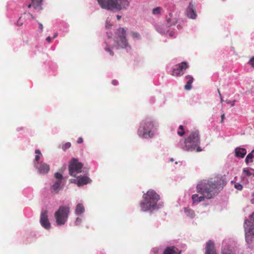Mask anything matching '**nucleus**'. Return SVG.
Returning <instances> with one entry per match:
<instances>
[{"mask_svg": "<svg viewBox=\"0 0 254 254\" xmlns=\"http://www.w3.org/2000/svg\"><path fill=\"white\" fill-rule=\"evenodd\" d=\"M225 185L221 178H218L214 181L204 180L199 182L196 186L197 193L191 196L193 203H198L205 198L210 199L218 194Z\"/></svg>", "mask_w": 254, "mask_h": 254, "instance_id": "1", "label": "nucleus"}, {"mask_svg": "<svg viewBox=\"0 0 254 254\" xmlns=\"http://www.w3.org/2000/svg\"><path fill=\"white\" fill-rule=\"evenodd\" d=\"M143 200L140 203L141 210L143 212H152L163 207V202H158L160 196L154 190H149L143 195Z\"/></svg>", "mask_w": 254, "mask_h": 254, "instance_id": "2", "label": "nucleus"}, {"mask_svg": "<svg viewBox=\"0 0 254 254\" xmlns=\"http://www.w3.org/2000/svg\"><path fill=\"white\" fill-rule=\"evenodd\" d=\"M156 129L154 120L151 118H146L140 123L137 134L143 138H152L155 134Z\"/></svg>", "mask_w": 254, "mask_h": 254, "instance_id": "3", "label": "nucleus"}, {"mask_svg": "<svg viewBox=\"0 0 254 254\" xmlns=\"http://www.w3.org/2000/svg\"><path fill=\"white\" fill-rule=\"evenodd\" d=\"M199 145L200 136L199 132L196 130L191 132L184 140V144H180L179 146L184 151H193L196 150V152H200L202 149Z\"/></svg>", "mask_w": 254, "mask_h": 254, "instance_id": "4", "label": "nucleus"}, {"mask_svg": "<svg viewBox=\"0 0 254 254\" xmlns=\"http://www.w3.org/2000/svg\"><path fill=\"white\" fill-rule=\"evenodd\" d=\"M103 8L112 11H121L126 10L129 5L128 0H97Z\"/></svg>", "mask_w": 254, "mask_h": 254, "instance_id": "5", "label": "nucleus"}, {"mask_svg": "<svg viewBox=\"0 0 254 254\" xmlns=\"http://www.w3.org/2000/svg\"><path fill=\"white\" fill-rule=\"evenodd\" d=\"M116 34L117 36L113 41L114 43L111 44V41L109 42V44L111 46L112 48H116L117 49H125L127 52L130 50L131 47L128 44L126 39V31L125 29L123 28L118 29Z\"/></svg>", "mask_w": 254, "mask_h": 254, "instance_id": "6", "label": "nucleus"}, {"mask_svg": "<svg viewBox=\"0 0 254 254\" xmlns=\"http://www.w3.org/2000/svg\"><path fill=\"white\" fill-rule=\"evenodd\" d=\"M251 220L246 219L244 227L245 232L246 242L248 247L250 249H254V213L250 215Z\"/></svg>", "mask_w": 254, "mask_h": 254, "instance_id": "7", "label": "nucleus"}, {"mask_svg": "<svg viewBox=\"0 0 254 254\" xmlns=\"http://www.w3.org/2000/svg\"><path fill=\"white\" fill-rule=\"evenodd\" d=\"M165 7L170 11L168 15L166 16L167 26L171 28L175 26L178 21L179 13L175 10V5L172 1H169L165 4Z\"/></svg>", "mask_w": 254, "mask_h": 254, "instance_id": "8", "label": "nucleus"}, {"mask_svg": "<svg viewBox=\"0 0 254 254\" xmlns=\"http://www.w3.org/2000/svg\"><path fill=\"white\" fill-rule=\"evenodd\" d=\"M70 208L67 206H61L55 213L56 222L58 226L64 225L67 220Z\"/></svg>", "mask_w": 254, "mask_h": 254, "instance_id": "9", "label": "nucleus"}, {"mask_svg": "<svg viewBox=\"0 0 254 254\" xmlns=\"http://www.w3.org/2000/svg\"><path fill=\"white\" fill-rule=\"evenodd\" d=\"M83 164L78 162L77 159L72 158L68 166L69 173L70 176L76 177V175L81 172Z\"/></svg>", "mask_w": 254, "mask_h": 254, "instance_id": "10", "label": "nucleus"}, {"mask_svg": "<svg viewBox=\"0 0 254 254\" xmlns=\"http://www.w3.org/2000/svg\"><path fill=\"white\" fill-rule=\"evenodd\" d=\"M189 67L188 63L184 62L176 65V67L173 69L171 74L175 76H181L185 73V71Z\"/></svg>", "mask_w": 254, "mask_h": 254, "instance_id": "11", "label": "nucleus"}, {"mask_svg": "<svg viewBox=\"0 0 254 254\" xmlns=\"http://www.w3.org/2000/svg\"><path fill=\"white\" fill-rule=\"evenodd\" d=\"M40 223L41 226L46 230H49L51 225L49 222L48 215V211L46 210H42L40 215Z\"/></svg>", "mask_w": 254, "mask_h": 254, "instance_id": "12", "label": "nucleus"}, {"mask_svg": "<svg viewBox=\"0 0 254 254\" xmlns=\"http://www.w3.org/2000/svg\"><path fill=\"white\" fill-rule=\"evenodd\" d=\"M155 29L157 32L162 34H165L167 33H169V36L170 37H175V31H171V29H169L167 25L161 24H157L155 25Z\"/></svg>", "mask_w": 254, "mask_h": 254, "instance_id": "13", "label": "nucleus"}, {"mask_svg": "<svg viewBox=\"0 0 254 254\" xmlns=\"http://www.w3.org/2000/svg\"><path fill=\"white\" fill-rule=\"evenodd\" d=\"M34 167L38 170L39 174L42 175L47 174L50 170L49 165L43 161L35 163Z\"/></svg>", "mask_w": 254, "mask_h": 254, "instance_id": "14", "label": "nucleus"}, {"mask_svg": "<svg viewBox=\"0 0 254 254\" xmlns=\"http://www.w3.org/2000/svg\"><path fill=\"white\" fill-rule=\"evenodd\" d=\"M186 15L189 18L195 19L197 17V14L195 9L194 4L190 2L188 8L186 9Z\"/></svg>", "mask_w": 254, "mask_h": 254, "instance_id": "15", "label": "nucleus"}, {"mask_svg": "<svg viewBox=\"0 0 254 254\" xmlns=\"http://www.w3.org/2000/svg\"><path fill=\"white\" fill-rule=\"evenodd\" d=\"M61 180H57L51 187V190L52 193H58L63 188Z\"/></svg>", "mask_w": 254, "mask_h": 254, "instance_id": "16", "label": "nucleus"}, {"mask_svg": "<svg viewBox=\"0 0 254 254\" xmlns=\"http://www.w3.org/2000/svg\"><path fill=\"white\" fill-rule=\"evenodd\" d=\"M205 254H217L214 250V244L212 241H208L205 246Z\"/></svg>", "mask_w": 254, "mask_h": 254, "instance_id": "17", "label": "nucleus"}, {"mask_svg": "<svg viewBox=\"0 0 254 254\" xmlns=\"http://www.w3.org/2000/svg\"><path fill=\"white\" fill-rule=\"evenodd\" d=\"M76 178L77 179V185L79 187L86 185L91 182V180L87 176H76Z\"/></svg>", "mask_w": 254, "mask_h": 254, "instance_id": "18", "label": "nucleus"}, {"mask_svg": "<svg viewBox=\"0 0 254 254\" xmlns=\"http://www.w3.org/2000/svg\"><path fill=\"white\" fill-rule=\"evenodd\" d=\"M247 153V150L244 148L236 147L235 149V155L237 158H243Z\"/></svg>", "mask_w": 254, "mask_h": 254, "instance_id": "19", "label": "nucleus"}, {"mask_svg": "<svg viewBox=\"0 0 254 254\" xmlns=\"http://www.w3.org/2000/svg\"><path fill=\"white\" fill-rule=\"evenodd\" d=\"M186 78L187 79V84L185 85V89L187 90H190L192 88V83L193 81V78L190 75H187L186 76Z\"/></svg>", "mask_w": 254, "mask_h": 254, "instance_id": "20", "label": "nucleus"}, {"mask_svg": "<svg viewBox=\"0 0 254 254\" xmlns=\"http://www.w3.org/2000/svg\"><path fill=\"white\" fill-rule=\"evenodd\" d=\"M176 249L177 250L175 247H167L164 250L163 254H180V252H177Z\"/></svg>", "mask_w": 254, "mask_h": 254, "instance_id": "21", "label": "nucleus"}, {"mask_svg": "<svg viewBox=\"0 0 254 254\" xmlns=\"http://www.w3.org/2000/svg\"><path fill=\"white\" fill-rule=\"evenodd\" d=\"M84 211L85 209L82 204L78 203L77 204L75 209V213L77 215H81L84 213Z\"/></svg>", "mask_w": 254, "mask_h": 254, "instance_id": "22", "label": "nucleus"}, {"mask_svg": "<svg viewBox=\"0 0 254 254\" xmlns=\"http://www.w3.org/2000/svg\"><path fill=\"white\" fill-rule=\"evenodd\" d=\"M251 169V168H246L243 169V174L241 176V178L243 181L245 176L250 177L251 175H252L253 173Z\"/></svg>", "mask_w": 254, "mask_h": 254, "instance_id": "23", "label": "nucleus"}, {"mask_svg": "<svg viewBox=\"0 0 254 254\" xmlns=\"http://www.w3.org/2000/svg\"><path fill=\"white\" fill-rule=\"evenodd\" d=\"M32 6L35 9H41L43 0H31Z\"/></svg>", "mask_w": 254, "mask_h": 254, "instance_id": "24", "label": "nucleus"}, {"mask_svg": "<svg viewBox=\"0 0 254 254\" xmlns=\"http://www.w3.org/2000/svg\"><path fill=\"white\" fill-rule=\"evenodd\" d=\"M184 212L186 215L190 217V218H194L195 216V213L193 210L192 209L188 208V207H185L184 208Z\"/></svg>", "mask_w": 254, "mask_h": 254, "instance_id": "25", "label": "nucleus"}, {"mask_svg": "<svg viewBox=\"0 0 254 254\" xmlns=\"http://www.w3.org/2000/svg\"><path fill=\"white\" fill-rule=\"evenodd\" d=\"M254 152V150H253L252 152L250 153H249L247 156H246V158L245 159V162L247 164H248L249 163L253 162V158H254V156L253 155V153Z\"/></svg>", "mask_w": 254, "mask_h": 254, "instance_id": "26", "label": "nucleus"}, {"mask_svg": "<svg viewBox=\"0 0 254 254\" xmlns=\"http://www.w3.org/2000/svg\"><path fill=\"white\" fill-rule=\"evenodd\" d=\"M35 153L36 154L35 157L34 163L40 162L39 161L40 160V156L42 155L41 151L39 149H36L35 150Z\"/></svg>", "mask_w": 254, "mask_h": 254, "instance_id": "27", "label": "nucleus"}, {"mask_svg": "<svg viewBox=\"0 0 254 254\" xmlns=\"http://www.w3.org/2000/svg\"><path fill=\"white\" fill-rule=\"evenodd\" d=\"M162 8L161 7H157L152 10V13L154 15H158L161 13Z\"/></svg>", "mask_w": 254, "mask_h": 254, "instance_id": "28", "label": "nucleus"}, {"mask_svg": "<svg viewBox=\"0 0 254 254\" xmlns=\"http://www.w3.org/2000/svg\"><path fill=\"white\" fill-rule=\"evenodd\" d=\"M105 44H106V47L105 48V50L107 52L109 53L111 56H113L114 53L112 51V50L111 49V48H110V46L106 42H105Z\"/></svg>", "mask_w": 254, "mask_h": 254, "instance_id": "29", "label": "nucleus"}, {"mask_svg": "<svg viewBox=\"0 0 254 254\" xmlns=\"http://www.w3.org/2000/svg\"><path fill=\"white\" fill-rule=\"evenodd\" d=\"M222 254H233L232 251L228 248H224L222 250Z\"/></svg>", "mask_w": 254, "mask_h": 254, "instance_id": "30", "label": "nucleus"}, {"mask_svg": "<svg viewBox=\"0 0 254 254\" xmlns=\"http://www.w3.org/2000/svg\"><path fill=\"white\" fill-rule=\"evenodd\" d=\"M71 146V143L70 142H66L63 145L62 149L64 151L66 150Z\"/></svg>", "mask_w": 254, "mask_h": 254, "instance_id": "31", "label": "nucleus"}, {"mask_svg": "<svg viewBox=\"0 0 254 254\" xmlns=\"http://www.w3.org/2000/svg\"><path fill=\"white\" fill-rule=\"evenodd\" d=\"M111 18L109 17H108L106 21V28H109L110 27H111L112 26V24L111 23Z\"/></svg>", "mask_w": 254, "mask_h": 254, "instance_id": "32", "label": "nucleus"}, {"mask_svg": "<svg viewBox=\"0 0 254 254\" xmlns=\"http://www.w3.org/2000/svg\"><path fill=\"white\" fill-rule=\"evenodd\" d=\"M55 177L58 179V180H61L63 178V175L58 172H57L55 174Z\"/></svg>", "mask_w": 254, "mask_h": 254, "instance_id": "33", "label": "nucleus"}, {"mask_svg": "<svg viewBox=\"0 0 254 254\" xmlns=\"http://www.w3.org/2000/svg\"><path fill=\"white\" fill-rule=\"evenodd\" d=\"M132 36L134 39H140V35L137 32H132Z\"/></svg>", "mask_w": 254, "mask_h": 254, "instance_id": "34", "label": "nucleus"}, {"mask_svg": "<svg viewBox=\"0 0 254 254\" xmlns=\"http://www.w3.org/2000/svg\"><path fill=\"white\" fill-rule=\"evenodd\" d=\"M234 187L237 190H241L243 189V186L239 183H236L235 184Z\"/></svg>", "mask_w": 254, "mask_h": 254, "instance_id": "35", "label": "nucleus"}, {"mask_svg": "<svg viewBox=\"0 0 254 254\" xmlns=\"http://www.w3.org/2000/svg\"><path fill=\"white\" fill-rule=\"evenodd\" d=\"M226 103L229 104H230L232 107H233L235 105L236 100H226Z\"/></svg>", "mask_w": 254, "mask_h": 254, "instance_id": "36", "label": "nucleus"}, {"mask_svg": "<svg viewBox=\"0 0 254 254\" xmlns=\"http://www.w3.org/2000/svg\"><path fill=\"white\" fill-rule=\"evenodd\" d=\"M248 64L254 68V57H252L249 61Z\"/></svg>", "mask_w": 254, "mask_h": 254, "instance_id": "37", "label": "nucleus"}, {"mask_svg": "<svg viewBox=\"0 0 254 254\" xmlns=\"http://www.w3.org/2000/svg\"><path fill=\"white\" fill-rule=\"evenodd\" d=\"M82 222V219L79 217H77L75 221V225L76 226L79 225Z\"/></svg>", "mask_w": 254, "mask_h": 254, "instance_id": "38", "label": "nucleus"}, {"mask_svg": "<svg viewBox=\"0 0 254 254\" xmlns=\"http://www.w3.org/2000/svg\"><path fill=\"white\" fill-rule=\"evenodd\" d=\"M178 134L180 136H183L185 134L184 130H179L177 132Z\"/></svg>", "mask_w": 254, "mask_h": 254, "instance_id": "39", "label": "nucleus"}, {"mask_svg": "<svg viewBox=\"0 0 254 254\" xmlns=\"http://www.w3.org/2000/svg\"><path fill=\"white\" fill-rule=\"evenodd\" d=\"M77 143H81L83 142V138L81 137H79L77 140Z\"/></svg>", "mask_w": 254, "mask_h": 254, "instance_id": "40", "label": "nucleus"}, {"mask_svg": "<svg viewBox=\"0 0 254 254\" xmlns=\"http://www.w3.org/2000/svg\"><path fill=\"white\" fill-rule=\"evenodd\" d=\"M69 181L71 183H74V184H76L77 185V179L76 180H75V179H70L69 180Z\"/></svg>", "mask_w": 254, "mask_h": 254, "instance_id": "41", "label": "nucleus"}, {"mask_svg": "<svg viewBox=\"0 0 254 254\" xmlns=\"http://www.w3.org/2000/svg\"><path fill=\"white\" fill-rule=\"evenodd\" d=\"M177 29H178L179 31H180V30H181V29H182L183 27H182V26L181 24H178V25H177Z\"/></svg>", "mask_w": 254, "mask_h": 254, "instance_id": "42", "label": "nucleus"}, {"mask_svg": "<svg viewBox=\"0 0 254 254\" xmlns=\"http://www.w3.org/2000/svg\"><path fill=\"white\" fill-rule=\"evenodd\" d=\"M221 123H223L225 118V114H223L221 116Z\"/></svg>", "mask_w": 254, "mask_h": 254, "instance_id": "43", "label": "nucleus"}, {"mask_svg": "<svg viewBox=\"0 0 254 254\" xmlns=\"http://www.w3.org/2000/svg\"><path fill=\"white\" fill-rule=\"evenodd\" d=\"M118 83V81L116 80H113L112 81V84L114 85H117Z\"/></svg>", "mask_w": 254, "mask_h": 254, "instance_id": "44", "label": "nucleus"}, {"mask_svg": "<svg viewBox=\"0 0 254 254\" xmlns=\"http://www.w3.org/2000/svg\"><path fill=\"white\" fill-rule=\"evenodd\" d=\"M39 29L41 30V31H42L43 29V26L42 24L41 23H39Z\"/></svg>", "mask_w": 254, "mask_h": 254, "instance_id": "45", "label": "nucleus"}, {"mask_svg": "<svg viewBox=\"0 0 254 254\" xmlns=\"http://www.w3.org/2000/svg\"><path fill=\"white\" fill-rule=\"evenodd\" d=\"M51 40H52V38H51L50 36H48L46 38V41L48 42V43H50L51 42Z\"/></svg>", "mask_w": 254, "mask_h": 254, "instance_id": "46", "label": "nucleus"}, {"mask_svg": "<svg viewBox=\"0 0 254 254\" xmlns=\"http://www.w3.org/2000/svg\"><path fill=\"white\" fill-rule=\"evenodd\" d=\"M179 129L182 130H184L183 126L182 125H180L179 127Z\"/></svg>", "mask_w": 254, "mask_h": 254, "instance_id": "47", "label": "nucleus"}, {"mask_svg": "<svg viewBox=\"0 0 254 254\" xmlns=\"http://www.w3.org/2000/svg\"><path fill=\"white\" fill-rule=\"evenodd\" d=\"M58 36V33H55L53 35V38L55 39Z\"/></svg>", "mask_w": 254, "mask_h": 254, "instance_id": "48", "label": "nucleus"}, {"mask_svg": "<svg viewBox=\"0 0 254 254\" xmlns=\"http://www.w3.org/2000/svg\"><path fill=\"white\" fill-rule=\"evenodd\" d=\"M219 97H220V102H221V103H222V102L224 101V100H223V98L222 97V96L220 95V96H219Z\"/></svg>", "mask_w": 254, "mask_h": 254, "instance_id": "49", "label": "nucleus"}, {"mask_svg": "<svg viewBox=\"0 0 254 254\" xmlns=\"http://www.w3.org/2000/svg\"><path fill=\"white\" fill-rule=\"evenodd\" d=\"M107 36L108 37L110 38H111V34H110V33H109L108 32H107Z\"/></svg>", "mask_w": 254, "mask_h": 254, "instance_id": "50", "label": "nucleus"}, {"mask_svg": "<svg viewBox=\"0 0 254 254\" xmlns=\"http://www.w3.org/2000/svg\"><path fill=\"white\" fill-rule=\"evenodd\" d=\"M117 19H118V20H120V19H121V16L119 15H117Z\"/></svg>", "mask_w": 254, "mask_h": 254, "instance_id": "51", "label": "nucleus"}, {"mask_svg": "<svg viewBox=\"0 0 254 254\" xmlns=\"http://www.w3.org/2000/svg\"><path fill=\"white\" fill-rule=\"evenodd\" d=\"M251 171H252V175H253L254 176V169H251Z\"/></svg>", "mask_w": 254, "mask_h": 254, "instance_id": "52", "label": "nucleus"}, {"mask_svg": "<svg viewBox=\"0 0 254 254\" xmlns=\"http://www.w3.org/2000/svg\"><path fill=\"white\" fill-rule=\"evenodd\" d=\"M152 251L154 252L155 253L157 252V250L156 249H153L152 250Z\"/></svg>", "mask_w": 254, "mask_h": 254, "instance_id": "53", "label": "nucleus"}, {"mask_svg": "<svg viewBox=\"0 0 254 254\" xmlns=\"http://www.w3.org/2000/svg\"><path fill=\"white\" fill-rule=\"evenodd\" d=\"M218 93H219V96H220V95H221L219 89H218Z\"/></svg>", "mask_w": 254, "mask_h": 254, "instance_id": "54", "label": "nucleus"}, {"mask_svg": "<svg viewBox=\"0 0 254 254\" xmlns=\"http://www.w3.org/2000/svg\"><path fill=\"white\" fill-rule=\"evenodd\" d=\"M32 5V3L31 4H29L28 6V7L29 8Z\"/></svg>", "mask_w": 254, "mask_h": 254, "instance_id": "55", "label": "nucleus"}, {"mask_svg": "<svg viewBox=\"0 0 254 254\" xmlns=\"http://www.w3.org/2000/svg\"><path fill=\"white\" fill-rule=\"evenodd\" d=\"M173 161H174V159L173 158H171L170 159V161L173 162Z\"/></svg>", "mask_w": 254, "mask_h": 254, "instance_id": "56", "label": "nucleus"}]
</instances>
